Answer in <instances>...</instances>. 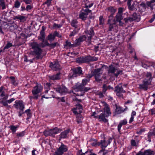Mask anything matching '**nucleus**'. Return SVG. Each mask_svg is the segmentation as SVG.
Returning a JSON list of instances; mask_svg holds the SVG:
<instances>
[{"instance_id":"nucleus-20","label":"nucleus","mask_w":155,"mask_h":155,"mask_svg":"<svg viewBox=\"0 0 155 155\" xmlns=\"http://www.w3.org/2000/svg\"><path fill=\"white\" fill-rule=\"evenodd\" d=\"M86 38V37L84 35L81 36L78 39H76L75 41L74 45L77 46L79 45L81 42L85 39Z\"/></svg>"},{"instance_id":"nucleus-30","label":"nucleus","mask_w":155,"mask_h":155,"mask_svg":"<svg viewBox=\"0 0 155 155\" xmlns=\"http://www.w3.org/2000/svg\"><path fill=\"white\" fill-rule=\"evenodd\" d=\"M123 18L122 15L120 14H117L116 16V21H118L120 23L121 20Z\"/></svg>"},{"instance_id":"nucleus-29","label":"nucleus","mask_w":155,"mask_h":155,"mask_svg":"<svg viewBox=\"0 0 155 155\" xmlns=\"http://www.w3.org/2000/svg\"><path fill=\"white\" fill-rule=\"evenodd\" d=\"M45 35L44 30H42L40 32V35L39 37V39L41 40V41L42 40H43L45 39Z\"/></svg>"},{"instance_id":"nucleus-4","label":"nucleus","mask_w":155,"mask_h":155,"mask_svg":"<svg viewBox=\"0 0 155 155\" xmlns=\"http://www.w3.org/2000/svg\"><path fill=\"white\" fill-rule=\"evenodd\" d=\"M31 45L33 50L32 54L38 58L41 53V50L39 45L36 42L31 43Z\"/></svg>"},{"instance_id":"nucleus-62","label":"nucleus","mask_w":155,"mask_h":155,"mask_svg":"<svg viewBox=\"0 0 155 155\" xmlns=\"http://www.w3.org/2000/svg\"><path fill=\"white\" fill-rule=\"evenodd\" d=\"M137 155H144V152L143 153L141 152H139Z\"/></svg>"},{"instance_id":"nucleus-16","label":"nucleus","mask_w":155,"mask_h":155,"mask_svg":"<svg viewBox=\"0 0 155 155\" xmlns=\"http://www.w3.org/2000/svg\"><path fill=\"white\" fill-rule=\"evenodd\" d=\"M76 108L72 110L73 113L75 114L81 113L82 110L81 106L80 104L78 103L76 104Z\"/></svg>"},{"instance_id":"nucleus-12","label":"nucleus","mask_w":155,"mask_h":155,"mask_svg":"<svg viewBox=\"0 0 155 155\" xmlns=\"http://www.w3.org/2000/svg\"><path fill=\"white\" fill-rule=\"evenodd\" d=\"M72 71L73 72V74H70L69 75L68 77L70 78L76 77L78 75H80L82 74V71L81 68H78L74 69Z\"/></svg>"},{"instance_id":"nucleus-39","label":"nucleus","mask_w":155,"mask_h":155,"mask_svg":"<svg viewBox=\"0 0 155 155\" xmlns=\"http://www.w3.org/2000/svg\"><path fill=\"white\" fill-rule=\"evenodd\" d=\"M155 129L153 130V132H150L148 134V137L149 138H150L151 137H153L155 136Z\"/></svg>"},{"instance_id":"nucleus-59","label":"nucleus","mask_w":155,"mask_h":155,"mask_svg":"<svg viewBox=\"0 0 155 155\" xmlns=\"http://www.w3.org/2000/svg\"><path fill=\"white\" fill-rule=\"evenodd\" d=\"M32 8V6L30 5H28L26 7V10L28 11V10H30Z\"/></svg>"},{"instance_id":"nucleus-46","label":"nucleus","mask_w":155,"mask_h":155,"mask_svg":"<svg viewBox=\"0 0 155 155\" xmlns=\"http://www.w3.org/2000/svg\"><path fill=\"white\" fill-rule=\"evenodd\" d=\"M20 5V2L18 1H16L15 4V7L18 8Z\"/></svg>"},{"instance_id":"nucleus-28","label":"nucleus","mask_w":155,"mask_h":155,"mask_svg":"<svg viewBox=\"0 0 155 155\" xmlns=\"http://www.w3.org/2000/svg\"><path fill=\"white\" fill-rule=\"evenodd\" d=\"M50 79L54 80L59 79L60 78V73H58L56 75H52L49 77Z\"/></svg>"},{"instance_id":"nucleus-26","label":"nucleus","mask_w":155,"mask_h":155,"mask_svg":"<svg viewBox=\"0 0 155 155\" xmlns=\"http://www.w3.org/2000/svg\"><path fill=\"white\" fill-rule=\"evenodd\" d=\"M19 126L18 125L14 126L12 125L9 127V128L11 130L12 132L14 133L16 132Z\"/></svg>"},{"instance_id":"nucleus-42","label":"nucleus","mask_w":155,"mask_h":155,"mask_svg":"<svg viewBox=\"0 0 155 155\" xmlns=\"http://www.w3.org/2000/svg\"><path fill=\"white\" fill-rule=\"evenodd\" d=\"M41 41L42 44L43 46H44L45 45H48V43L47 41L46 40H45V39H44L43 40H42Z\"/></svg>"},{"instance_id":"nucleus-17","label":"nucleus","mask_w":155,"mask_h":155,"mask_svg":"<svg viewBox=\"0 0 155 155\" xmlns=\"http://www.w3.org/2000/svg\"><path fill=\"white\" fill-rule=\"evenodd\" d=\"M50 67L54 70L56 71L60 68L59 62L58 61L51 63L50 64Z\"/></svg>"},{"instance_id":"nucleus-48","label":"nucleus","mask_w":155,"mask_h":155,"mask_svg":"<svg viewBox=\"0 0 155 155\" xmlns=\"http://www.w3.org/2000/svg\"><path fill=\"white\" fill-rule=\"evenodd\" d=\"M10 79L12 83L14 85H15L16 84V83H15V78L13 77H10Z\"/></svg>"},{"instance_id":"nucleus-64","label":"nucleus","mask_w":155,"mask_h":155,"mask_svg":"<svg viewBox=\"0 0 155 155\" xmlns=\"http://www.w3.org/2000/svg\"><path fill=\"white\" fill-rule=\"evenodd\" d=\"M98 95L100 98L102 97L103 96L102 93L101 92H100V93H99V94H98Z\"/></svg>"},{"instance_id":"nucleus-43","label":"nucleus","mask_w":155,"mask_h":155,"mask_svg":"<svg viewBox=\"0 0 155 155\" xmlns=\"http://www.w3.org/2000/svg\"><path fill=\"white\" fill-rule=\"evenodd\" d=\"M1 6L2 7V9H4L5 8V3L4 1L1 0Z\"/></svg>"},{"instance_id":"nucleus-47","label":"nucleus","mask_w":155,"mask_h":155,"mask_svg":"<svg viewBox=\"0 0 155 155\" xmlns=\"http://www.w3.org/2000/svg\"><path fill=\"white\" fill-rule=\"evenodd\" d=\"M98 144H99V143H97V140H94L93 142L91 143V144L92 146H94L96 145H98Z\"/></svg>"},{"instance_id":"nucleus-6","label":"nucleus","mask_w":155,"mask_h":155,"mask_svg":"<svg viewBox=\"0 0 155 155\" xmlns=\"http://www.w3.org/2000/svg\"><path fill=\"white\" fill-rule=\"evenodd\" d=\"M147 78L143 81L142 84L139 85V87L140 89H143L146 90L147 86L150 83L151 80V75L150 73L148 72L146 74Z\"/></svg>"},{"instance_id":"nucleus-23","label":"nucleus","mask_w":155,"mask_h":155,"mask_svg":"<svg viewBox=\"0 0 155 155\" xmlns=\"http://www.w3.org/2000/svg\"><path fill=\"white\" fill-rule=\"evenodd\" d=\"M51 130L52 131L51 133V136H54L55 134L59 133V130L57 127L51 129Z\"/></svg>"},{"instance_id":"nucleus-55","label":"nucleus","mask_w":155,"mask_h":155,"mask_svg":"<svg viewBox=\"0 0 155 155\" xmlns=\"http://www.w3.org/2000/svg\"><path fill=\"white\" fill-rule=\"evenodd\" d=\"M84 11L85 13L87 14V15H88V14L89 13H90L91 12V10L89 9H85L84 10Z\"/></svg>"},{"instance_id":"nucleus-32","label":"nucleus","mask_w":155,"mask_h":155,"mask_svg":"<svg viewBox=\"0 0 155 155\" xmlns=\"http://www.w3.org/2000/svg\"><path fill=\"white\" fill-rule=\"evenodd\" d=\"M136 115V112L134 111H133L131 114V117L129 120V122L130 123H131L133 121L134 119V116H135Z\"/></svg>"},{"instance_id":"nucleus-41","label":"nucleus","mask_w":155,"mask_h":155,"mask_svg":"<svg viewBox=\"0 0 155 155\" xmlns=\"http://www.w3.org/2000/svg\"><path fill=\"white\" fill-rule=\"evenodd\" d=\"M117 73L114 74V75L116 77H117L119 75L122 74L123 71L122 70H116Z\"/></svg>"},{"instance_id":"nucleus-8","label":"nucleus","mask_w":155,"mask_h":155,"mask_svg":"<svg viewBox=\"0 0 155 155\" xmlns=\"http://www.w3.org/2000/svg\"><path fill=\"white\" fill-rule=\"evenodd\" d=\"M108 11L110 12L111 13L109 17V19L108 20V23L110 24L109 26L110 29H111L113 28V27L112 26V25H115L114 20H113V22L112 23L111 22V21L112 19L113 14L116 12V10L113 7H110L108 8Z\"/></svg>"},{"instance_id":"nucleus-13","label":"nucleus","mask_w":155,"mask_h":155,"mask_svg":"<svg viewBox=\"0 0 155 155\" xmlns=\"http://www.w3.org/2000/svg\"><path fill=\"white\" fill-rule=\"evenodd\" d=\"M14 105L16 108L19 109L22 111L25 108L24 105L22 101H16Z\"/></svg>"},{"instance_id":"nucleus-50","label":"nucleus","mask_w":155,"mask_h":155,"mask_svg":"<svg viewBox=\"0 0 155 155\" xmlns=\"http://www.w3.org/2000/svg\"><path fill=\"white\" fill-rule=\"evenodd\" d=\"M12 46V43H8L6 45L5 47V48H9L11 47Z\"/></svg>"},{"instance_id":"nucleus-52","label":"nucleus","mask_w":155,"mask_h":155,"mask_svg":"<svg viewBox=\"0 0 155 155\" xmlns=\"http://www.w3.org/2000/svg\"><path fill=\"white\" fill-rule=\"evenodd\" d=\"M51 1V0H47V1L43 4V5L45 4H47L48 6H49L50 4Z\"/></svg>"},{"instance_id":"nucleus-38","label":"nucleus","mask_w":155,"mask_h":155,"mask_svg":"<svg viewBox=\"0 0 155 155\" xmlns=\"http://www.w3.org/2000/svg\"><path fill=\"white\" fill-rule=\"evenodd\" d=\"M153 152L150 150H147L144 152V155H151Z\"/></svg>"},{"instance_id":"nucleus-5","label":"nucleus","mask_w":155,"mask_h":155,"mask_svg":"<svg viewBox=\"0 0 155 155\" xmlns=\"http://www.w3.org/2000/svg\"><path fill=\"white\" fill-rule=\"evenodd\" d=\"M102 73L101 69H97L94 71V74L95 76V80L97 82H100L103 79H105L106 77L102 74Z\"/></svg>"},{"instance_id":"nucleus-51","label":"nucleus","mask_w":155,"mask_h":155,"mask_svg":"<svg viewBox=\"0 0 155 155\" xmlns=\"http://www.w3.org/2000/svg\"><path fill=\"white\" fill-rule=\"evenodd\" d=\"M140 5L144 9H145L146 8L147 6L145 3L143 2L141 3Z\"/></svg>"},{"instance_id":"nucleus-31","label":"nucleus","mask_w":155,"mask_h":155,"mask_svg":"<svg viewBox=\"0 0 155 155\" xmlns=\"http://www.w3.org/2000/svg\"><path fill=\"white\" fill-rule=\"evenodd\" d=\"M14 19H18L20 20V21L24 22L25 21V17L24 16H15L14 18Z\"/></svg>"},{"instance_id":"nucleus-1","label":"nucleus","mask_w":155,"mask_h":155,"mask_svg":"<svg viewBox=\"0 0 155 155\" xmlns=\"http://www.w3.org/2000/svg\"><path fill=\"white\" fill-rule=\"evenodd\" d=\"M101 106H103L104 112L101 113L99 116V119L101 120L104 122H107V120L105 117H108L111 114L110 109L107 104L104 101L101 103Z\"/></svg>"},{"instance_id":"nucleus-54","label":"nucleus","mask_w":155,"mask_h":155,"mask_svg":"<svg viewBox=\"0 0 155 155\" xmlns=\"http://www.w3.org/2000/svg\"><path fill=\"white\" fill-rule=\"evenodd\" d=\"M155 18V15L154 14L153 15V17L149 21V22L150 23L152 22L154 20Z\"/></svg>"},{"instance_id":"nucleus-21","label":"nucleus","mask_w":155,"mask_h":155,"mask_svg":"<svg viewBox=\"0 0 155 155\" xmlns=\"http://www.w3.org/2000/svg\"><path fill=\"white\" fill-rule=\"evenodd\" d=\"M56 36H57L59 37H61V35L59 34L57 32H55L54 34H50L48 36V40L50 41H53Z\"/></svg>"},{"instance_id":"nucleus-53","label":"nucleus","mask_w":155,"mask_h":155,"mask_svg":"<svg viewBox=\"0 0 155 155\" xmlns=\"http://www.w3.org/2000/svg\"><path fill=\"white\" fill-rule=\"evenodd\" d=\"M123 11V8H120L118 9V12L117 14H121Z\"/></svg>"},{"instance_id":"nucleus-44","label":"nucleus","mask_w":155,"mask_h":155,"mask_svg":"<svg viewBox=\"0 0 155 155\" xmlns=\"http://www.w3.org/2000/svg\"><path fill=\"white\" fill-rule=\"evenodd\" d=\"M100 24L102 25L104 23V19L102 16H100L99 17Z\"/></svg>"},{"instance_id":"nucleus-40","label":"nucleus","mask_w":155,"mask_h":155,"mask_svg":"<svg viewBox=\"0 0 155 155\" xmlns=\"http://www.w3.org/2000/svg\"><path fill=\"white\" fill-rule=\"evenodd\" d=\"M77 21L76 20H73L71 22V25L72 26L74 27L75 28H77Z\"/></svg>"},{"instance_id":"nucleus-25","label":"nucleus","mask_w":155,"mask_h":155,"mask_svg":"<svg viewBox=\"0 0 155 155\" xmlns=\"http://www.w3.org/2000/svg\"><path fill=\"white\" fill-rule=\"evenodd\" d=\"M116 71V69L112 65H110L109 67L108 70V73H111L114 74L115 72Z\"/></svg>"},{"instance_id":"nucleus-24","label":"nucleus","mask_w":155,"mask_h":155,"mask_svg":"<svg viewBox=\"0 0 155 155\" xmlns=\"http://www.w3.org/2000/svg\"><path fill=\"white\" fill-rule=\"evenodd\" d=\"M127 121L126 120H124L121 121L119 123L118 126V130L120 131V128L123 125H125L127 124Z\"/></svg>"},{"instance_id":"nucleus-22","label":"nucleus","mask_w":155,"mask_h":155,"mask_svg":"<svg viewBox=\"0 0 155 155\" xmlns=\"http://www.w3.org/2000/svg\"><path fill=\"white\" fill-rule=\"evenodd\" d=\"M85 33L88 38L89 40H90L91 37L94 34V32L93 30H87L86 31Z\"/></svg>"},{"instance_id":"nucleus-27","label":"nucleus","mask_w":155,"mask_h":155,"mask_svg":"<svg viewBox=\"0 0 155 155\" xmlns=\"http://www.w3.org/2000/svg\"><path fill=\"white\" fill-rule=\"evenodd\" d=\"M70 130L68 129L62 132L60 135L61 138H66L67 137V134L69 132Z\"/></svg>"},{"instance_id":"nucleus-9","label":"nucleus","mask_w":155,"mask_h":155,"mask_svg":"<svg viewBox=\"0 0 155 155\" xmlns=\"http://www.w3.org/2000/svg\"><path fill=\"white\" fill-rule=\"evenodd\" d=\"M140 20V17L139 15H138L137 14L134 12L131 17L125 18L124 19V20L125 22H128L129 21L131 22L134 20H136L138 21Z\"/></svg>"},{"instance_id":"nucleus-49","label":"nucleus","mask_w":155,"mask_h":155,"mask_svg":"<svg viewBox=\"0 0 155 155\" xmlns=\"http://www.w3.org/2000/svg\"><path fill=\"white\" fill-rule=\"evenodd\" d=\"M77 30H74L72 32L70 35V36H72L74 35L77 32Z\"/></svg>"},{"instance_id":"nucleus-33","label":"nucleus","mask_w":155,"mask_h":155,"mask_svg":"<svg viewBox=\"0 0 155 155\" xmlns=\"http://www.w3.org/2000/svg\"><path fill=\"white\" fill-rule=\"evenodd\" d=\"M87 14L85 13L84 12H81L79 15L80 18L83 20H85L87 18Z\"/></svg>"},{"instance_id":"nucleus-14","label":"nucleus","mask_w":155,"mask_h":155,"mask_svg":"<svg viewBox=\"0 0 155 155\" xmlns=\"http://www.w3.org/2000/svg\"><path fill=\"white\" fill-rule=\"evenodd\" d=\"M92 60L91 56L86 57H85L80 58H78L76 59V62L78 63L82 62H88L91 60Z\"/></svg>"},{"instance_id":"nucleus-10","label":"nucleus","mask_w":155,"mask_h":155,"mask_svg":"<svg viewBox=\"0 0 155 155\" xmlns=\"http://www.w3.org/2000/svg\"><path fill=\"white\" fill-rule=\"evenodd\" d=\"M67 146L62 144L55 151L54 155H62L63 153L67 151Z\"/></svg>"},{"instance_id":"nucleus-35","label":"nucleus","mask_w":155,"mask_h":155,"mask_svg":"<svg viewBox=\"0 0 155 155\" xmlns=\"http://www.w3.org/2000/svg\"><path fill=\"white\" fill-rule=\"evenodd\" d=\"M52 131L51 130V129L48 130H45L44 132V134L46 136H51V133Z\"/></svg>"},{"instance_id":"nucleus-60","label":"nucleus","mask_w":155,"mask_h":155,"mask_svg":"<svg viewBox=\"0 0 155 155\" xmlns=\"http://www.w3.org/2000/svg\"><path fill=\"white\" fill-rule=\"evenodd\" d=\"M107 89V87L106 85L105 84L103 86V91L104 92H105Z\"/></svg>"},{"instance_id":"nucleus-34","label":"nucleus","mask_w":155,"mask_h":155,"mask_svg":"<svg viewBox=\"0 0 155 155\" xmlns=\"http://www.w3.org/2000/svg\"><path fill=\"white\" fill-rule=\"evenodd\" d=\"M50 83H47L45 86V92L47 93L48 91L50 90Z\"/></svg>"},{"instance_id":"nucleus-15","label":"nucleus","mask_w":155,"mask_h":155,"mask_svg":"<svg viewBox=\"0 0 155 155\" xmlns=\"http://www.w3.org/2000/svg\"><path fill=\"white\" fill-rule=\"evenodd\" d=\"M115 91L117 95L119 97H122V93L125 92V91L123 90L121 86L116 87Z\"/></svg>"},{"instance_id":"nucleus-57","label":"nucleus","mask_w":155,"mask_h":155,"mask_svg":"<svg viewBox=\"0 0 155 155\" xmlns=\"http://www.w3.org/2000/svg\"><path fill=\"white\" fill-rule=\"evenodd\" d=\"M31 0H24L26 4H30L31 2Z\"/></svg>"},{"instance_id":"nucleus-19","label":"nucleus","mask_w":155,"mask_h":155,"mask_svg":"<svg viewBox=\"0 0 155 155\" xmlns=\"http://www.w3.org/2000/svg\"><path fill=\"white\" fill-rule=\"evenodd\" d=\"M132 0H127V5L128 6L129 9L131 11H136L137 8L135 4L134 3L132 5H131V2Z\"/></svg>"},{"instance_id":"nucleus-2","label":"nucleus","mask_w":155,"mask_h":155,"mask_svg":"<svg viewBox=\"0 0 155 155\" xmlns=\"http://www.w3.org/2000/svg\"><path fill=\"white\" fill-rule=\"evenodd\" d=\"M89 79H83L82 81V83L81 84L78 83L74 87L73 91H80L83 93H85L87 91L90 89V88L88 87H84L83 86L87 84L89 82Z\"/></svg>"},{"instance_id":"nucleus-56","label":"nucleus","mask_w":155,"mask_h":155,"mask_svg":"<svg viewBox=\"0 0 155 155\" xmlns=\"http://www.w3.org/2000/svg\"><path fill=\"white\" fill-rule=\"evenodd\" d=\"M131 144L133 146H135L136 145V143L135 141L134 140H131Z\"/></svg>"},{"instance_id":"nucleus-3","label":"nucleus","mask_w":155,"mask_h":155,"mask_svg":"<svg viewBox=\"0 0 155 155\" xmlns=\"http://www.w3.org/2000/svg\"><path fill=\"white\" fill-rule=\"evenodd\" d=\"M8 97V95L5 94L4 92L2 91L1 94V103L4 106L8 107V103L10 104L15 100V99L12 98L7 100Z\"/></svg>"},{"instance_id":"nucleus-7","label":"nucleus","mask_w":155,"mask_h":155,"mask_svg":"<svg viewBox=\"0 0 155 155\" xmlns=\"http://www.w3.org/2000/svg\"><path fill=\"white\" fill-rule=\"evenodd\" d=\"M42 88V87L40 84H38L32 90V92L34 96L33 97H30V99H31L33 98L37 99L38 97L37 94L41 91Z\"/></svg>"},{"instance_id":"nucleus-37","label":"nucleus","mask_w":155,"mask_h":155,"mask_svg":"<svg viewBox=\"0 0 155 155\" xmlns=\"http://www.w3.org/2000/svg\"><path fill=\"white\" fill-rule=\"evenodd\" d=\"M25 134V132L24 131H22L17 133V136L18 137H22L24 136Z\"/></svg>"},{"instance_id":"nucleus-58","label":"nucleus","mask_w":155,"mask_h":155,"mask_svg":"<svg viewBox=\"0 0 155 155\" xmlns=\"http://www.w3.org/2000/svg\"><path fill=\"white\" fill-rule=\"evenodd\" d=\"M88 153V152H86L85 153H83L82 155H96V154L94 153H90L88 155L87 154V153Z\"/></svg>"},{"instance_id":"nucleus-63","label":"nucleus","mask_w":155,"mask_h":155,"mask_svg":"<svg viewBox=\"0 0 155 155\" xmlns=\"http://www.w3.org/2000/svg\"><path fill=\"white\" fill-rule=\"evenodd\" d=\"M147 5L148 6L150 7V5H152V3L150 2H148L146 3Z\"/></svg>"},{"instance_id":"nucleus-11","label":"nucleus","mask_w":155,"mask_h":155,"mask_svg":"<svg viewBox=\"0 0 155 155\" xmlns=\"http://www.w3.org/2000/svg\"><path fill=\"white\" fill-rule=\"evenodd\" d=\"M54 89L58 93L61 94H63L68 92L67 89L63 86L58 85L56 87H54Z\"/></svg>"},{"instance_id":"nucleus-18","label":"nucleus","mask_w":155,"mask_h":155,"mask_svg":"<svg viewBox=\"0 0 155 155\" xmlns=\"http://www.w3.org/2000/svg\"><path fill=\"white\" fill-rule=\"evenodd\" d=\"M110 143V142L109 140H101V143H99L98 145H101V148L103 149L106 147Z\"/></svg>"},{"instance_id":"nucleus-45","label":"nucleus","mask_w":155,"mask_h":155,"mask_svg":"<svg viewBox=\"0 0 155 155\" xmlns=\"http://www.w3.org/2000/svg\"><path fill=\"white\" fill-rule=\"evenodd\" d=\"M62 26L61 24H54L53 25V27L55 28H60Z\"/></svg>"},{"instance_id":"nucleus-36","label":"nucleus","mask_w":155,"mask_h":155,"mask_svg":"<svg viewBox=\"0 0 155 155\" xmlns=\"http://www.w3.org/2000/svg\"><path fill=\"white\" fill-rule=\"evenodd\" d=\"M73 45H72L70 42L68 41H66V43L64 45V47L65 48L72 47Z\"/></svg>"},{"instance_id":"nucleus-61","label":"nucleus","mask_w":155,"mask_h":155,"mask_svg":"<svg viewBox=\"0 0 155 155\" xmlns=\"http://www.w3.org/2000/svg\"><path fill=\"white\" fill-rule=\"evenodd\" d=\"M57 44V43H55L53 44H51L50 45V46L51 47H54Z\"/></svg>"}]
</instances>
